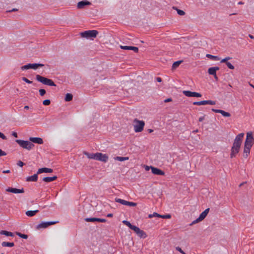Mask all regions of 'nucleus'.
<instances>
[{
	"instance_id": "nucleus-26",
	"label": "nucleus",
	"mask_w": 254,
	"mask_h": 254,
	"mask_svg": "<svg viewBox=\"0 0 254 254\" xmlns=\"http://www.w3.org/2000/svg\"><path fill=\"white\" fill-rule=\"evenodd\" d=\"M123 223L126 226H128L130 229L132 230L133 231L136 227L135 226L132 225L129 221L127 220H124L123 221Z\"/></svg>"
},
{
	"instance_id": "nucleus-61",
	"label": "nucleus",
	"mask_w": 254,
	"mask_h": 254,
	"mask_svg": "<svg viewBox=\"0 0 254 254\" xmlns=\"http://www.w3.org/2000/svg\"><path fill=\"white\" fill-rule=\"evenodd\" d=\"M246 183V182H243V183H242L241 184H240L239 185V187H241L242 186H243Z\"/></svg>"
},
{
	"instance_id": "nucleus-63",
	"label": "nucleus",
	"mask_w": 254,
	"mask_h": 254,
	"mask_svg": "<svg viewBox=\"0 0 254 254\" xmlns=\"http://www.w3.org/2000/svg\"><path fill=\"white\" fill-rule=\"evenodd\" d=\"M29 106H24V109H25L28 110V109H29Z\"/></svg>"
},
{
	"instance_id": "nucleus-2",
	"label": "nucleus",
	"mask_w": 254,
	"mask_h": 254,
	"mask_svg": "<svg viewBox=\"0 0 254 254\" xmlns=\"http://www.w3.org/2000/svg\"><path fill=\"white\" fill-rule=\"evenodd\" d=\"M36 79L39 82L43 83L44 85H49L51 86H56L54 81L50 79L41 76L39 74L36 75Z\"/></svg>"
},
{
	"instance_id": "nucleus-19",
	"label": "nucleus",
	"mask_w": 254,
	"mask_h": 254,
	"mask_svg": "<svg viewBox=\"0 0 254 254\" xmlns=\"http://www.w3.org/2000/svg\"><path fill=\"white\" fill-rule=\"evenodd\" d=\"M219 70V67L218 66H214L208 68V73L211 75H215L216 74V71Z\"/></svg>"
},
{
	"instance_id": "nucleus-46",
	"label": "nucleus",
	"mask_w": 254,
	"mask_h": 254,
	"mask_svg": "<svg viewBox=\"0 0 254 254\" xmlns=\"http://www.w3.org/2000/svg\"><path fill=\"white\" fill-rule=\"evenodd\" d=\"M127 205L129 206H136L137 205V203L133 202L128 201Z\"/></svg>"
},
{
	"instance_id": "nucleus-42",
	"label": "nucleus",
	"mask_w": 254,
	"mask_h": 254,
	"mask_svg": "<svg viewBox=\"0 0 254 254\" xmlns=\"http://www.w3.org/2000/svg\"><path fill=\"white\" fill-rule=\"evenodd\" d=\"M51 103V101L49 99H46L43 101V104L44 105L48 106Z\"/></svg>"
},
{
	"instance_id": "nucleus-30",
	"label": "nucleus",
	"mask_w": 254,
	"mask_h": 254,
	"mask_svg": "<svg viewBox=\"0 0 254 254\" xmlns=\"http://www.w3.org/2000/svg\"><path fill=\"white\" fill-rule=\"evenodd\" d=\"M37 179L38 176H31L26 178V181L28 182H36L37 181Z\"/></svg>"
},
{
	"instance_id": "nucleus-10",
	"label": "nucleus",
	"mask_w": 254,
	"mask_h": 254,
	"mask_svg": "<svg viewBox=\"0 0 254 254\" xmlns=\"http://www.w3.org/2000/svg\"><path fill=\"white\" fill-rule=\"evenodd\" d=\"M56 223H57L56 221L42 222L37 226L36 228L37 229L46 228L48 226L55 224Z\"/></svg>"
},
{
	"instance_id": "nucleus-6",
	"label": "nucleus",
	"mask_w": 254,
	"mask_h": 254,
	"mask_svg": "<svg viewBox=\"0 0 254 254\" xmlns=\"http://www.w3.org/2000/svg\"><path fill=\"white\" fill-rule=\"evenodd\" d=\"M44 66L43 64H27L24 65L21 67V70H27L29 69H36L39 67H43Z\"/></svg>"
},
{
	"instance_id": "nucleus-36",
	"label": "nucleus",
	"mask_w": 254,
	"mask_h": 254,
	"mask_svg": "<svg viewBox=\"0 0 254 254\" xmlns=\"http://www.w3.org/2000/svg\"><path fill=\"white\" fill-rule=\"evenodd\" d=\"M16 234L17 235H18L19 237L21 238L26 239L28 238V236L27 235L22 234L19 232H16Z\"/></svg>"
},
{
	"instance_id": "nucleus-14",
	"label": "nucleus",
	"mask_w": 254,
	"mask_h": 254,
	"mask_svg": "<svg viewBox=\"0 0 254 254\" xmlns=\"http://www.w3.org/2000/svg\"><path fill=\"white\" fill-rule=\"evenodd\" d=\"M108 157L106 154L101 153H97L96 160L106 162L108 161Z\"/></svg>"
},
{
	"instance_id": "nucleus-52",
	"label": "nucleus",
	"mask_w": 254,
	"mask_h": 254,
	"mask_svg": "<svg viewBox=\"0 0 254 254\" xmlns=\"http://www.w3.org/2000/svg\"><path fill=\"white\" fill-rule=\"evenodd\" d=\"M17 165L20 166V167H22L24 165V163L21 161H19L18 162H17Z\"/></svg>"
},
{
	"instance_id": "nucleus-48",
	"label": "nucleus",
	"mask_w": 254,
	"mask_h": 254,
	"mask_svg": "<svg viewBox=\"0 0 254 254\" xmlns=\"http://www.w3.org/2000/svg\"><path fill=\"white\" fill-rule=\"evenodd\" d=\"M176 250L178 251V252H180L182 254H186L182 250V249L179 247H177L176 248Z\"/></svg>"
},
{
	"instance_id": "nucleus-24",
	"label": "nucleus",
	"mask_w": 254,
	"mask_h": 254,
	"mask_svg": "<svg viewBox=\"0 0 254 254\" xmlns=\"http://www.w3.org/2000/svg\"><path fill=\"white\" fill-rule=\"evenodd\" d=\"M57 179V176H53V177H47L43 178V181L46 182H50L54 181Z\"/></svg>"
},
{
	"instance_id": "nucleus-23",
	"label": "nucleus",
	"mask_w": 254,
	"mask_h": 254,
	"mask_svg": "<svg viewBox=\"0 0 254 254\" xmlns=\"http://www.w3.org/2000/svg\"><path fill=\"white\" fill-rule=\"evenodd\" d=\"M97 154L96 153H89L87 152H84V154H85L88 158L89 159H93L94 160L96 159L97 157Z\"/></svg>"
},
{
	"instance_id": "nucleus-41",
	"label": "nucleus",
	"mask_w": 254,
	"mask_h": 254,
	"mask_svg": "<svg viewBox=\"0 0 254 254\" xmlns=\"http://www.w3.org/2000/svg\"><path fill=\"white\" fill-rule=\"evenodd\" d=\"M227 66V67L231 69H234V66L230 62H227L226 64Z\"/></svg>"
},
{
	"instance_id": "nucleus-9",
	"label": "nucleus",
	"mask_w": 254,
	"mask_h": 254,
	"mask_svg": "<svg viewBox=\"0 0 254 254\" xmlns=\"http://www.w3.org/2000/svg\"><path fill=\"white\" fill-rule=\"evenodd\" d=\"M254 143V138L251 132L247 133V137L245 142V146L252 147Z\"/></svg>"
},
{
	"instance_id": "nucleus-43",
	"label": "nucleus",
	"mask_w": 254,
	"mask_h": 254,
	"mask_svg": "<svg viewBox=\"0 0 254 254\" xmlns=\"http://www.w3.org/2000/svg\"><path fill=\"white\" fill-rule=\"evenodd\" d=\"M85 221L86 222H95V218H86L85 219Z\"/></svg>"
},
{
	"instance_id": "nucleus-57",
	"label": "nucleus",
	"mask_w": 254,
	"mask_h": 254,
	"mask_svg": "<svg viewBox=\"0 0 254 254\" xmlns=\"http://www.w3.org/2000/svg\"><path fill=\"white\" fill-rule=\"evenodd\" d=\"M156 80H157V81H158L159 82H161L162 81V79L161 77H157Z\"/></svg>"
},
{
	"instance_id": "nucleus-62",
	"label": "nucleus",
	"mask_w": 254,
	"mask_h": 254,
	"mask_svg": "<svg viewBox=\"0 0 254 254\" xmlns=\"http://www.w3.org/2000/svg\"><path fill=\"white\" fill-rule=\"evenodd\" d=\"M148 131L149 133H151V132H153V129H148Z\"/></svg>"
},
{
	"instance_id": "nucleus-50",
	"label": "nucleus",
	"mask_w": 254,
	"mask_h": 254,
	"mask_svg": "<svg viewBox=\"0 0 254 254\" xmlns=\"http://www.w3.org/2000/svg\"><path fill=\"white\" fill-rule=\"evenodd\" d=\"M0 137L2 139L5 140L7 139L6 136L2 133L0 132Z\"/></svg>"
},
{
	"instance_id": "nucleus-56",
	"label": "nucleus",
	"mask_w": 254,
	"mask_h": 254,
	"mask_svg": "<svg viewBox=\"0 0 254 254\" xmlns=\"http://www.w3.org/2000/svg\"><path fill=\"white\" fill-rule=\"evenodd\" d=\"M204 119V116L201 117L199 118L198 121L199 122H202Z\"/></svg>"
},
{
	"instance_id": "nucleus-8",
	"label": "nucleus",
	"mask_w": 254,
	"mask_h": 254,
	"mask_svg": "<svg viewBox=\"0 0 254 254\" xmlns=\"http://www.w3.org/2000/svg\"><path fill=\"white\" fill-rule=\"evenodd\" d=\"M209 211V208L206 209L204 211H203L199 215V217L197 218L196 220L192 221V222L190 224V225H192L194 224L198 223L203 220L207 215L208 214Z\"/></svg>"
},
{
	"instance_id": "nucleus-13",
	"label": "nucleus",
	"mask_w": 254,
	"mask_h": 254,
	"mask_svg": "<svg viewBox=\"0 0 254 254\" xmlns=\"http://www.w3.org/2000/svg\"><path fill=\"white\" fill-rule=\"evenodd\" d=\"M56 173V172H54L53 170L51 168H42L40 169H39L38 171L37 172L36 174H35L34 175H38L42 173Z\"/></svg>"
},
{
	"instance_id": "nucleus-32",
	"label": "nucleus",
	"mask_w": 254,
	"mask_h": 254,
	"mask_svg": "<svg viewBox=\"0 0 254 254\" xmlns=\"http://www.w3.org/2000/svg\"><path fill=\"white\" fill-rule=\"evenodd\" d=\"M73 98V96L70 93H67L66 95H65V101H66V102H69V101H70L72 100Z\"/></svg>"
},
{
	"instance_id": "nucleus-49",
	"label": "nucleus",
	"mask_w": 254,
	"mask_h": 254,
	"mask_svg": "<svg viewBox=\"0 0 254 254\" xmlns=\"http://www.w3.org/2000/svg\"><path fill=\"white\" fill-rule=\"evenodd\" d=\"M131 50L133 51L135 53H137L138 52V49L136 47L131 46Z\"/></svg>"
},
{
	"instance_id": "nucleus-18",
	"label": "nucleus",
	"mask_w": 254,
	"mask_h": 254,
	"mask_svg": "<svg viewBox=\"0 0 254 254\" xmlns=\"http://www.w3.org/2000/svg\"><path fill=\"white\" fill-rule=\"evenodd\" d=\"M212 111L215 113H220L223 116L225 117H230L231 116V114L229 113L222 110L212 109Z\"/></svg>"
},
{
	"instance_id": "nucleus-17",
	"label": "nucleus",
	"mask_w": 254,
	"mask_h": 254,
	"mask_svg": "<svg viewBox=\"0 0 254 254\" xmlns=\"http://www.w3.org/2000/svg\"><path fill=\"white\" fill-rule=\"evenodd\" d=\"M6 191L14 193H23L24 192V189L23 188L21 189H18L16 188H8L6 189Z\"/></svg>"
},
{
	"instance_id": "nucleus-27",
	"label": "nucleus",
	"mask_w": 254,
	"mask_h": 254,
	"mask_svg": "<svg viewBox=\"0 0 254 254\" xmlns=\"http://www.w3.org/2000/svg\"><path fill=\"white\" fill-rule=\"evenodd\" d=\"M39 212L38 210H35L34 211L28 210L26 212V215L27 216L32 217L35 215L37 212Z\"/></svg>"
},
{
	"instance_id": "nucleus-55",
	"label": "nucleus",
	"mask_w": 254,
	"mask_h": 254,
	"mask_svg": "<svg viewBox=\"0 0 254 254\" xmlns=\"http://www.w3.org/2000/svg\"><path fill=\"white\" fill-rule=\"evenodd\" d=\"M12 135L15 137H17V133L16 132H14V131L12 132Z\"/></svg>"
},
{
	"instance_id": "nucleus-22",
	"label": "nucleus",
	"mask_w": 254,
	"mask_h": 254,
	"mask_svg": "<svg viewBox=\"0 0 254 254\" xmlns=\"http://www.w3.org/2000/svg\"><path fill=\"white\" fill-rule=\"evenodd\" d=\"M0 234L2 235H5L6 236L12 237H13L14 235L13 233L5 230H1L0 231Z\"/></svg>"
},
{
	"instance_id": "nucleus-64",
	"label": "nucleus",
	"mask_w": 254,
	"mask_h": 254,
	"mask_svg": "<svg viewBox=\"0 0 254 254\" xmlns=\"http://www.w3.org/2000/svg\"><path fill=\"white\" fill-rule=\"evenodd\" d=\"M249 37L250 38H251V39H254V37L253 35H250V34L249 35Z\"/></svg>"
},
{
	"instance_id": "nucleus-40",
	"label": "nucleus",
	"mask_w": 254,
	"mask_h": 254,
	"mask_svg": "<svg viewBox=\"0 0 254 254\" xmlns=\"http://www.w3.org/2000/svg\"><path fill=\"white\" fill-rule=\"evenodd\" d=\"M160 216H161L160 214H158L157 213H156V212L153 213V214L149 215V218H152L153 217H160Z\"/></svg>"
},
{
	"instance_id": "nucleus-3",
	"label": "nucleus",
	"mask_w": 254,
	"mask_h": 254,
	"mask_svg": "<svg viewBox=\"0 0 254 254\" xmlns=\"http://www.w3.org/2000/svg\"><path fill=\"white\" fill-rule=\"evenodd\" d=\"M134 130L135 132H139L143 130L145 123L143 121H139L134 119L133 121Z\"/></svg>"
},
{
	"instance_id": "nucleus-1",
	"label": "nucleus",
	"mask_w": 254,
	"mask_h": 254,
	"mask_svg": "<svg viewBox=\"0 0 254 254\" xmlns=\"http://www.w3.org/2000/svg\"><path fill=\"white\" fill-rule=\"evenodd\" d=\"M244 136V133H241L236 136L231 148V158L235 157L236 154L238 153Z\"/></svg>"
},
{
	"instance_id": "nucleus-54",
	"label": "nucleus",
	"mask_w": 254,
	"mask_h": 254,
	"mask_svg": "<svg viewBox=\"0 0 254 254\" xmlns=\"http://www.w3.org/2000/svg\"><path fill=\"white\" fill-rule=\"evenodd\" d=\"M10 173V170H3L2 172V173H3V174H8V173Z\"/></svg>"
},
{
	"instance_id": "nucleus-39",
	"label": "nucleus",
	"mask_w": 254,
	"mask_h": 254,
	"mask_svg": "<svg viewBox=\"0 0 254 254\" xmlns=\"http://www.w3.org/2000/svg\"><path fill=\"white\" fill-rule=\"evenodd\" d=\"M232 58L231 57H226L225 58L222 59L221 61V63H227V62H228V61L231 59Z\"/></svg>"
},
{
	"instance_id": "nucleus-16",
	"label": "nucleus",
	"mask_w": 254,
	"mask_h": 254,
	"mask_svg": "<svg viewBox=\"0 0 254 254\" xmlns=\"http://www.w3.org/2000/svg\"><path fill=\"white\" fill-rule=\"evenodd\" d=\"M91 3L87 0H83L77 3V8L78 9H83L85 6L90 5Z\"/></svg>"
},
{
	"instance_id": "nucleus-25",
	"label": "nucleus",
	"mask_w": 254,
	"mask_h": 254,
	"mask_svg": "<svg viewBox=\"0 0 254 254\" xmlns=\"http://www.w3.org/2000/svg\"><path fill=\"white\" fill-rule=\"evenodd\" d=\"M123 223L126 226H128L130 229L132 230L133 231L136 227L135 226L132 225L129 221L127 220H124L123 221Z\"/></svg>"
},
{
	"instance_id": "nucleus-45",
	"label": "nucleus",
	"mask_w": 254,
	"mask_h": 254,
	"mask_svg": "<svg viewBox=\"0 0 254 254\" xmlns=\"http://www.w3.org/2000/svg\"><path fill=\"white\" fill-rule=\"evenodd\" d=\"M39 94H40V96H44L46 93L45 90L43 89H39Z\"/></svg>"
},
{
	"instance_id": "nucleus-15",
	"label": "nucleus",
	"mask_w": 254,
	"mask_h": 254,
	"mask_svg": "<svg viewBox=\"0 0 254 254\" xmlns=\"http://www.w3.org/2000/svg\"><path fill=\"white\" fill-rule=\"evenodd\" d=\"M133 231L140 238H145L147 237L146 233L137 226Z\"/></svg>"
},
{
	"instance_id": "nucleus-4",
	"label": "nucleus",
	"mask_w": 254,
	"mask_h": 254,
	"mask_svg": "<svg viewBox=\"0 0 254 254\" xmlns=\"http://www.w3.org/2000/svg\"><path fill=\"white\" fill-rule=\"evenodd\" d=\"M21 147L27 149L28 150H31L34 145L31 142L27 140H23L17 139L15 141Z\"/></svg>"
},
{
	"instance_id": "nucleus-34",
	"label": "nucleus",
	"mask_w": 254,
	"mask_h": 254,
	"mask_svg": "<svg viewBox=\"0 0 254 254\" xmlns=\"http://www.w3.org/2000/svg\"><path fill=\"white\" fill-rule=\"evenodd\" d=\"M173 8L174 9L176 10L178 14L180 15L183 16L185 14V12L184 11L179 9L177 8V7H176L174 6V7H173Z\"/></svg>"
},
{
	"instance_id": "nucleus-7",
	"label": "nucleus",
	"mask_w": 254,
	"mask_h": 254,
	"mask_svg": "<svg viewBox=\"0 0 254 254\" xmlns=\"http://www.w3.org/2000/svg\"><path fill=\"white\" fill-rule=\"evenodd\" d=\"M144 168L146 171H149L151 169V173L154 175H164V172L163 171L157 168L147 165H144Z\"/></svg>"
},
{
	"instance_id": "nucleus-44",
	"label": "nucleus",
	"mask_w": 254,
	"mask_h": 254,
	"mask_svg": "<svg viewBox=\"0 0 254 254\" xmlns=\"http://www.w3.org/2000/svg\"><path fill=\"white\" fill-rule=\"evenodd\" d=\"M171 216L170 214H166V215H161L160 218H164V219H170L171 218Z\"/></svg>"
},
{
	"instance_id": "nucleus-28",
	"label": "nucleus",
	"mask_w": 254,
	"mask_h": 254,
	"mask_svg": "<svg viewBox=\"0 0 254 254\" xmlns=\"http://www.w3.org/2000/svg\"><path fill=\"white\" fill-rule=\"evenodd\" d=\"M14 246V244L13 242H3L1 243V246L2 247H12Z\"/></svg>"
},
{
	"instance_id": "nucleus-35",
	"label": "nucleus",
	"mask_w": 254,
	"mask_h": 254,
	"mask_svg": "<svg viewBox=\"0 0 254 254\" xmlns=\"http://www.w3.org/2000/svg\"><path fill=\"white\" fill-rule=\"evenodd\" d=\"M115 159L116 160H118V161H126V160H127L128 159V157L117 156V157L115 158Z\"/></svg>"
},
{
	"instance_id": "nucleus-47",
	"label": "nucleus",
	"mask_w": 254,
	"mask_h": 254,
	"mask_svg": "<svg viewBox=\"0 0 254 254\" xmlns=\"http://www.w3.org/2000/svg\"><path fill=\"white\" fill-rule=\"evenodd\" d=\"M22 79L23 81L26 82V83H27L28 84H31L32 83V81L29 80V79H28L27 78H26L25 77H22Z\"/></svg>"
},
{
	"instance_id": "nucleus-58",
	"label": "nucleus",
	"mask_w": 254,
	"mask_h": 254,
	"mask_svg": "<svg viewBox=\"0 0 254 254\" xmlns=\"http://www.w3.org/2000/svg\"><path fill=\"white\" fill-rule=\"evenodd\" d=\"M16 10H17V9H16V8H13V9H12L11 10H9L7 11H8V12H12V11H16Z\"/></svg>"
},
{
	"instance_id": "nucleus-12",
	"label": "nucleus",
	"mask_w": 254,
	"mask_h": 254,
	"mask_svg": "<svg viewBox=\"0 0 254 254\" xmlns=\"http://www.w3.org/2000/svg\"><path fill=\"white\" fill-rule=\"evenodd\" d=\"M183 93L187 97H201V94L199 93L195 92H191L190 91H186L184 90L183 91Z\"/></svg>"
},
{
	"instance_id": "nucleus-5",
	"label": "nucleus",
	"mask_w": 254,
	"mask_h": 254,
	"mask_svg": "<svg viewBox=\"0 0 254 254\" xmlns=\"http://www.w3.org/2000/svg\"><path fill=\"white\" fill-rule=\"evenodd\" d=\"M98 34V32L97 30H88L81 33V36L86 38H95Z\"/></svg>"
},
{
	"instance_id": "nucleus-51",
	"label": "nucleus",
	"mask_w": 254,
	"mask_h": 254,
	"mask_svg": "<svg viewBox=\"0 0 254 254\" xmlns=\"http://www.w3.org/2000/svg\"><path fill=\"white\" fill-rule=\"evenodd\" d=\"M6 154V153L4 151L0 149V156H5Z\"/></svg>"
},
{
	"instance_id": "nucleus-31",
	"label": "nucleus",
	"mask_w": 254,
	"mask_h": 254,
	"mask_svg": "<svg viewBox=\"0 0 254 254\" xmlns=\"http://www.w3.org/2000/svg\"><path fill=\"white\" fill-rule=\"evenodd\" d=\"M182 62L183 61H178L174 62L172 66V69H175L177 68Z\"/></svg>"
},
{
	"instance_id": "nucleus-29",
	"label": "nucleus",
	"mask_w": 254,
	"mask_h": 254,
	"mask_svg": "<svg viewBox=\"0 0 254 254\" xmlns=\"http://www.w3.org/2000/svg\"><path fill=\"white\" fill-rule=\"evenodd\" d=\"M115 201L119 202L123 205H127L128 201L121 198H116Z\"/></svg>"
},
{
	"instance_id": "nucleus-37",
	"label": "nucleus",
	"mask_w": 254,
	"mask_h": 254,
	"mask_svg": "<svg viewBox=\"0 0 254 254\" xmlns=\"http://www.w3.org/2000/svg\"><path fill=\"white\" fill-rule=\"evenodd\" d=\"M120 48L122 49L126 50H131V46H120Z\"/></svg>"
},
{
	"instance_id": "nucleus-11",
	"label": "nucleus",
	"mask_w": 254,
	"mask_h": 254,
	"mask_svg": "<svg viewBox=\"0 0 254 254\" xmlns=\"http://www.w3.org/2000/svg\"><path fill=\"white\" fill-rule=\"evenodd\" d=\"M193 104L194 105H214L216 104V102L212 100H204L201 101L194 102L193 103Z\"/></svg>"
},
{
	"instance_id": "nucleus-38",
	"label": "nucleus",
	"mask_w": 254,
	"mask_h": 254,
	"mask_svg": "<svg viewBox=\"0 0 254 254\" xmlns=\"http://www.w3.org/2000/svg\"><path fill=\"white\" fill-rule=\"evenodd\" d=\"M95 221H97L98 222L104 223L107 221L106 219H105L95 218Z\"/></svg>"
},
{
	"instance_id": "nucleus-59",
	"label": "nucleus",
	"mask_w": 254,
	"mask_h": 254,
	"mask_svg": "<svg viewBox=\"0 0 254 254\" xmlns=\"http://www.w3.org/2000/svg\"><path fill=\"white\" fill-rule=\"evenodd\" d=\"M213 76H214V77L216 81H217V80H218V77H217V76L216 74H215V75H213Z\"/></svg>"
},
{
	"instance_id": "nucleus-33",
	"label": "nucleus",
	"mask_w": 254,
	"mask_h": 254,
	"mask_svg": "<svg viewBox=\"0 0 254 254\" xmlns=\"http://www.w3.org/2000/svg\"><path fill=\"white\" fill-rule=\"evenodd\" d=\"M206 56V57L214 61H219L220 60V58L218 57L213 56L210 54H207Z\"/></svg>"
},
{
	"instance_id": "nucleus-20",
	"label": "nucleus",
	"mask_w": 254,
	"mask_h": 254,
	"mask_svg": "<svg viewBox=\"0 0 254 254\" xmlns=\"http://www.w3.org/2000/svg\"><path fill=\"white\" fill-rule=\"evenodd\" d=\"M29 140L33 143L41 144L43 143L42 138L40 137H30Z\"/></svg>"
},
{
	"instance_id": "nucleus-53",
	"label": "nucleus",
	"mask_w": 254,
	"mask_h": 254,
	"mask_svg": "<svg viewBox=\"0 0 254 254\" xmlns=\"http://www.w3.org/2000/svg\"><path fill=\"white\" fill-rule=\"evenodd\" d=\"M172 101V99L171 98H167L164 100V102L167 103L169 102H171Z\"/></svg>"
},
{
	"instance_id": "nucleus-21",
	"label": "nucleus",
	"mask_w": 254,
	"mask_h": 254,
	"mask_svg": "<svg viewBox=\"0 0 254 254\" xmlns=\"http://www.w3.org/2000/svg\"><path fill=\"white\" fill-rule=\"evenodd\" d=\"M252 147L248 146H245L244 149V157L245 158H247L248 155L250 154V150Z\"/></svg>"
},
{
	"instance_id": "nucleus-60",
	"label": "nucleus",
	"mask_w": 254,
	"mask_h": 254,
	"mask_svg": "<svg viewBox=\"0 0 254 254\" xmlns=\"http://www.w3.org/2000/svg\"><path fill=\"white\" fill-rule=\"evenodd\" d=\"M113 216V214L112 213H109V214H108L107 215V217H112Z\"/></svg>"
}]
</instances>
